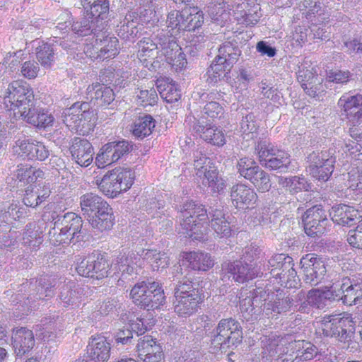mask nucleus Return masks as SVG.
Here are the masks:
<instances>
[{
    "label": "nucleus",
    "instance_id": "nucleus-30",
    "mask_svg": "<svg viewBox=\"0 0 362 362\" xmlns=\"http://www.w3.org/2000/svg\"><path fill=\"white\" fill-rule=\"evenodd\" d=\"M59 297L64 307L76 308L84 300L83 289L74 281H64L60 287Z\"/></svg>",
    "mask_w": 362,
    "mask_h": 362
},
{
    "label": "nucleus",
    "instance_id": "nucleus-39",
    "mask_svg": "<svg viewBox=\"0 0 362 362\" xmlns=\"http://www.w3.org/2000/svg\"><path fill=\"white\" fill-rule=\"evenodd\" d=\"M29 214L30 210L19 202L4 204L1 207L0 222L11 225L16 221L25 219Z\"/></svg>",
    "mask_w": 362,
    "mask_h": 362
},
{
    "label": "nucleus",
    "instance_id": "nucleus-35",
    "mask_svg": "<svg viewBox=\"0 0 362 362\" xmlns=\"http://www.w3.org/2000/svg\"><path fill=\"white\" fill-rule=\"evenodd\" d=\"M110 343L103 335L92 336L86 349L88 357L97 362H107L110 356Z\"/></svg>",
    "mask_w": 362,
    "mask_h": 362
},
{
    "label": "nucleus",
    "instance_id": "nucleus-8",
    "mask_svg": "<svg viewBox=\"0 0 362 362\" xmlns=\"http://www.w3.org/2000/svg\"><path fill=\"white\" fill-rule=\"evenodd\" d=\"M355 330L356 322L351 315L345 313L324 317L319 327V333L327 337H334L341 342L351 341Z\"/></svg>",
    "mask_w": 362,
    "mask_h": 362
},
{
    "label": "nucleus",
    "instance_id": "nucleus-12",
    "mask_svg": "<svg viewBox=\"0 0 362 362\" xmlns=\"http://www.w3.org/2000/svg\"><path fill=\"white\" fill-rule=\"evenodd\" d=\"M56 286V279L50 276L45 275L40 276L38 279H31L26 281L21 286L18 291H26L27 288L30 293L26 298L24 304L27 306L26 315L32 309H36L44 301L52 298L54 295L53 288Z\"/></svg>",
    "mask_w": 362,
    "mask_h": 362
},
{
    "label": "nucleus",
    "instance_id": "nucleus-56",
    "mask_svg": "<svg viewBox=\"0 0 362 362\" xmlns=\"http://www.w3.org/2000/svg\"><path fill=\"white\" fill-rule=\"evenodd\" d=\"M257 129L258 124L254 115L248 114L243 117L240 123V129L243 139L253 140L257 136Z\"/></svg>",
    "mask_w": 362,
    "mask_h": 362
},
{
    "label": "nucleus",
    "instance_id": "nucleus-22",
    "mask_svg": "<svg viewBox=\"0 0 362 362\" xmlns=\"http://www.w3.org/2000/svg\"><path fill=\"white\" fill-rule=\"evenodd\" d=\"M159 43L162 54L165 56L166 62L172 66L176 71H182L187 66L185 54L182 48L177 43L175 37L162 34L159 37Z\"/></svg>",
    "mask_w": 362,
    "mask_h": 362
},
{
    "label": "nucleus",
    "instance_id": "nucleus-57",
    "mask_svg": "<svg viewBox=\"0 0 362 362\" xmlns=\"http://www.w3.org/2000/svg\"><path fill=\"white\" fill-rule=\"evenodd\" d=\"M121 308V305L116 299H105L96 305L93 313V317L99 318L107 315H115Z\"/></svg>",
    "mask_w": 362,
    "mask_h": 362
},
{
    "label": "nucleus",
    "instance_id": "nucleus-48",
    "mask_svg": "<svg viewBox=\"0 0 362 362\" xmlns=\"http://www.w3.org/2000/svg\"><path fill=\"white\" fill-rule=\"evenodd\" d=\"M33 46L36 47V57L45 68H49L54 61V49L51 44L39 40L33 42Z\"/></svg>",
    "mask_w": 362,
    "mask_h": 362
},
{
    "label": "nucleus",
    "instance_id": "nucleus-33",
    "mask_svg": "<svg viewBox=\"0 0 362 362\" xmlns=\"http://www.w3.org/2000/svg\"><path fill=\"white\" fill-rule=\"evenodd\" d=\"M338 105L351 122H358L362 117V95L345 93L338 100Z\"/></svg>",
    "mask_w": 362,
    "mask_h": 362
},
{
    "label": "nucleus",
    "instance_id": "nucleus-15",
    "mask_svg": "<svg viewBox=\"0 0 362 362\" xmlns=\"http://www.w3.org/2000/svg\"><path fill=\"white\" fill-rule=\"evenodd\" d=\"M265 271V266L262 268L257 264H249L243 260L225 262L222 264L221 276L224 281L232 279L235 282L243 284L260 276Z\"/></svg>",
    "mask_w": 362,
    "mask_h": 362
},
{
    "label": "nucleus",
    "instance_id": "nucleus-54",
    "mask_svg": "<svg viewBox=\"0 0 362 362\" xmlns=\"http://www.w3.org/2000/svg\"><path fill=\"white\" fill-rule=\"evenodd\" d=\"M37 225L35 223H29L26 225L25 230L23 234V245L31 249L38 247L42 243L43 239L42 232L36 230Z\"/></svg>",
    "mask_w": 362,
    "mask_h": 362
},
{
    "label": "nucleus",
    "instance_id": "nucleus-5",
    "mask_svg": "<svg viewBox=\"0 0 362 362\" xmlns=\"http://www.w3.org/2000/svg\"><path fill=\"white\" fill-rule=\"evenodd\" d=\"M4 105L7 111L13 112L18 119L35 105L33 90L26 82L14 81L11 83L4 98Z\"/></svg>",
    "mask_w": 362,
    "mask_h": 362
},
{
    "label": "nucleus",
    "instance_id": "nucleus-23",
    "mask_svg": "<svg viewBox=\"0 0 362 362\" xmlns=\"http://www.w3.org/2000/svg\"><path fill=\"white\" fill-rule=\"evenodd\" d=\"M139 262L140 258L134 252H130L127 255H120L112 261L110 267L109 266V275L121 274L119 281H124L128 279L129 276L136 274L135 266Z\"/></svg>",
    "mask_w": 362,
    "mask_h": 362
},
{
    "label": "nucleus",
    "instance_id": "nucleus-10",
    "mask_svg": "<svg viewBox=\"0 0 362 362\" xmlns=\"http://www.w3.org/2000/svg\"><path fill=\"white\" fill-rule=\"evenodd\" d=\"M255 153L257 156L260 165L269 170H279L286 172L291 163L287 152L279 149L267 138H259L255 144Z\"/></svg>",
    "mask_w": 362,
    "mask_h": 362
},
{
    "label": "nucleus",
    "instance_id": "nucleus-63",
    "mask_svg": "<svg viewBox=\"0 0 362 362\" xmlns=\"http://www.w3.org/2000/svg\"><path fill=\"white\" fill-rule=\"evenodd\" d=\"M71 14L67 10L61 11L54 24L55 25L54 28V34H64L69 33L71 28Z\"/></svg>",
    "mask_w": 362,
    "mask_h": 362
},
{
    "label": "nucleus",
    "instance_id": "nucleus-26",
    "mask_svg": "<svg viewBox=\"0 0 362 362\" xmlns=\"http://www.w3.org/2000/svg\"><path fill=\"white\" fill-rule=\"evenodd\" d=\"M193 130L197 136L211 145L220 147L226 142L222 129L207 123L203 119L194 122Z\"/></svg>",
    "mask_w": 362,
    "mask_h": 362
},
{
    "label": "nucleus",
    "instance_id": "nucleus-20",
    "mask_svg": "<svg viewBox=\"0 0 362 362\" xmlns=\"http://www.w3.org/2000/svg\"><path fill=\"white\" fill-rule=\"evenodd\" d=\"M233 15L238 24L254 25L262 17L260 5L257 0H233Z\"/></svg>",
    "mask_w": 362,
    "mask_h": 362
},
{
    "label": "nucleus",
    "instance_id": "nucleus-18",
    "mask_svg": "<svg viewBox=\"0 0 362 362\" xmlns=\"http://www.w3.org/2000/svg\"><path fill=\"white\" fill-rule=\"evenodd\" d=\"M300 263L305 284L317 286L324 281L327 269L322 257L313 253L307 254L300 259Z\"/></svg>",
    "mask_w": 362,
    "mask_h": 362
},
{
    "label": "nucleus",
    "instance_id": "nucleus-52",
    "mask_svg": "<svg viewBox=\"0 0 362 362\" xmlns=\"http://www.w3.org/2000/svg\"><path fill=\"white\" fill-rule=\"evenodd\" d=\"M151 5L138 6L135 11L129 13H134L133 17L139 24H153L158 20L156 12V3H151Z\"/></svg>",
    "mask_w": 362,
    "mask_h": 362
},
{
    "label": "nucleus",
    "instance_id": "nucleus-43",
    "mask_svg": "<svg viewBox=\"0 0 362 362\" xmlns=\"http://www.w3.org/2000/svg\"><path fill=\"white\" fill-rule=\"evenodd\" d=\"M232 5L227 4L223 0H214L207 6V12L211 19L219 23H223L230 19Z\"/></svg>",
    "mask_w": 362,
    "mask_h": 362
},
{
    "label": "nucleus",
    "instance_id": "nucleus-36",
    "mask_svg": "<svg viewBox=\"0 0 362 362\" xmlns=\"http://www.w3.org/2000/svg\"><path fill=\"white\" fill-rule=\"evenodd\" d=\"M87 99L98 106L110 105L115 100V93L112 88L100 83H93L86 90Z\"/></svg>",
    "mask_w": 362,
    "mask_h": 362
},
{
    "label": "nucleus",
    "instance_id": "nucleus-40",
    "mask_svg": "<svg viewBox=\"0 0 362 362\" xmlns=\"http://www.w3.org/2000/svg\"><path fill=\"white\" fill-rule=\"evenodd\" d=\"M20 119L39 129H46L52 126L54 122L53 116L48 111L35 107V105L29 110H27Z\"/></svg>",
    "mask_w": 362,
    "mask_h": 362
},
{
    "label": "nucleus",
    "instance_id": "nucleus-51",
    "mask_svg": "<svg viewBox=\"0 0 362 362\" xmlns=\"http://www.w3.org/2000/svg\"><path fill=\"white\" fill-rule=\"evenodd\" d=\"M294 353L296 359L298 361H308L314 358L318 354V349L310 342L303 340H296Z\"/></svg>",
    "mask_w": 362,
    "mask_h": 362
},
{
    "label": "nucleus",
    "instance_id": "nucleus-4",
    "mask_svg": "<svg viewBox=\"0 0 362 362\" xmlns=\"http://www.w3.org/2000/svg\"><path fill=\"white\" fill-rule=\"evenodd\" d=\"M53 218V228L49 232V239L54 245L70 244L81 241L84 230L82 229L81 217L74 212H67L64 215H57Z\"/></svg>",
    "mask_w": 362,
    "mask_h": 362
},
{
    "label": "nucleus",
    "instance_id": "nucleus-47",
    "mask_svg": "<svg viewBox=\"0 0 362 362\" xmlns=\"http://www.w3.org/2000/svg\"><path fill=\"white\" fill-rule=\"evenodd\" d=\"M156 126L155 119L150 115L140 116L134 122L132 133L135 137L143 139L149 136Z\"/></svg>",
    "mask_w": 362,
    "mask_h": 362
},
{
    "label": "nucleus",
    "instance_id": "nucleus-55",
    "mask_svg": "<svg viewBox=\"0 0 362 362\" xmlns=\"http://www.w3.org/2000/svg\"><path fill=\"white\" fill-rule=\"evenodd\" d=\"M230 66H226V64L223 62H218V58L216 57L204 76V77H206V82L210 84L217 83L223 76L230 71Z\"/></svg>",
    "mask_w": 362,
    "mask_h": 362
},
{
    "label": "nucleus",
    "instance_id": "nucleus-2",
    "mask_svg": "<svg viewBox=\"0 0 362 362\" xmlns=\"http://www.w3.org/2000/svg\"><path fill=\"white\" fill-rule=\"evenodd\" d=\"M239 298L240 312L248 321L257 320L262 313L269 317L295 311L298 303L305 299V294L303 291L291 296L282 291L269 294L258 288L249 291L245 296L241 293Z\"/></svg>",
    "mask_w": 362,
    "mask_h": 362
},
{
    "label": "nucleus",
    "instance_id": "nucleus-50",
    "mask_svg": "<svg viewBox=\"0 0 362 362\" xmlns=\"http://www.w3.org/2000/svg\"><path fill=\"white\" fill-rule=\"evenodd\" d=\"M86 11H89L92 17L96 21L105 20L109 13V2L107 0H81Z\"/></svg>",
    "mask_w": 362,
    "mask_h": 362
},
{
    "label": "nucleus",
    "instance_id": "nucleus-37",
    "mask_svg": "<svg viewBox=\"0 0 362 362\" xmlns=\"http://www.w3.org/2000/svg\"><path fill=\"white\" fill-rule=\"evenodd\" d=\"M12 344L18 356L29 352L34 346L35 339L32 330L21 327L13 331Z\"/></svg>",
    "mask_w": 362,
    "mask_h": 362
},
{
    "label": "nucleus",
    "instance_id": "nucleus-3",
    "mask_svg": "<svg viewBox=\"0 0 362 362\" xmlns=\"http://www.w3.org/2000/svg\"><path fill=\"white\" fill-rule=\"evenodd\" d=\"M80 206L93 228L103 232L112 228L115 221L112 209L101 197L93 192L86 193L80 197Z\"/></svg>",
    "mask_w": 362,
    "mask_h": 362
},
{
    "label": "nucleus",
    "instance_id": "nucleus-24",
    "mask_svg": "<svg viewBox=\"0 0 362 362\" xmlns=\"http://www.w3.org/2000/svg\"><path fill=\"white\" fill-rule=\"evenodd\" d=\"M298 8L302 17L312 24L323 23L329 18V13L320 0H303Z\"/></svg>",
    "mask_w": 362,
    "mask_h": 362
},
{
    "label": "nucleus",
    "instance_id": "nucleus-21",
    "mask_svg": "<svg viewBox=\"0 0 362 362\" xmlns=\"http://www.w3.org/2000/svg\"><path fill=\"white\" fill-rule=\"evenodd\" d=\"M132 148L129 141L125 140L115 141L105 144L95 158V164L103 168L118 161L123 156L128 153Z\"/></svg>",
    "mask_w": 362,
    "mask_h": 362
},
{
    "label": "nucleus",
    "instance_id": "nucleus-7",
    "mask_svg": "<svg viewBox=\"0 0 362 362\" xmlns=\"http://www.w3.org/2000/svg\"><path fill=\"white\" fill-rule=\"evenodd\" d=\"M243 339L240 322L233 317L221 319L211 336V344L220 350L236 348Z\"/></svg>",
    "mask_w": 362,
    "mask_h": 362
},
{
    "label": "nucleus",
    "instance_id": "nucleus-11",
    "mask_svg": "<svg viewBox=\"0 0 362 362\" xmlns=\"http://www.w3.org/2000/svg\"><path fill=\"white\" fill-rule=\"evenodd\" d=\"M135 173L131 168H115L106 173L97 184L100 190L107 197L114 198L127 191L133 185Z\"/></svg>",
    "mask_w": 362,
    "mask_h": 362
},
{
    "label": "nucleus",
    "instance_id": "nucleus-44",
    "mask_svg": "<svg viewBox=\"0 0 362 362\" xmlns=\"http://www.w3.org/2000/svg\"><path fill=\"white\" fill-rule=\"evenodd\" d=\"M185 9L182 11L173 10L169 12L166 20L168 32L167 33L165 32V35L172 36L176 40V36L181 31H185Z\"/></svg>",
    "mask_w": 362,
    "mask_h": 362
},
{
    "label": "nucleus",
    "instance_id": "nucleus-49",
    "mask_svg": "<svg viewBox=\"0 0 362 362\" xmlns=\"http://www.w3.org/2000/svg\"><path fill=\"white\" fill-rule=\"evenodd\" d=\"M239 48L230 42H226L218 49V54L216 57L218 62H223L226 66L230 68L235 64L240 55Z\"/></svg>",
    "mask_w": 362,
    "mask_h": 362
},
{
    "label": "nucleus",
    "instance_id": "nucleus-29",
    "mask_svg": "<svg viewBox=\"0 0 362 362\" xmlns=\"http://www.w3.org/2000/svg\"><path fill=\"white\" fill-rule=\"evenodd\" d=\"M136 352L138 357L144 362H160L163 359L161 346L149 335L139 339Z\"/></svg>",
    "mask_w": 362,
    "mask_h": 362
},
{
    "label": "nucleus",
    "instance_id": "nucleus-41",
    "mask_svg": "<svg viewBox=\"0 0 362 362\" xmlns=\"http://www.w3.org/2000/svg\"><path fill=\"white\" fill-rule=\"evenodd\" d=\"M336 286L334 284L326 290L313 289L310 290L307 294L306 301L308 304L314 306L318 309H323L327 302L336 301L339 297L335 291Z\"/></svg>",
    "mask_w": 362,
    "mask_h": 362
},
{
    "label": "nucleus",
    "instance_id": "nucleus-25",
    "mask_svg": "<svg viewBox=\"0 0 362 362\" xmlns=\"http://www.w3.org/2000/svg\"><path fill=\"white\" fill-rule=\"evenodd\" d=\"M230 197L233 205L238 209L253 207L258 199L255 189L244 183H238L231 187Z\"/></svg>",
    "mask_w": 362,
    "mask_h": 362
},
{
    "label": "nucleus",
    "instance_id": "nucleus-34",
    "mask_svg": "<svg viewBox=\"0 0 362 362\" xmlns=\"http://www.w3.org/2000/svg\"><path fill=\"white\" fill-rule=\"evenodd\" d=\"M298 80L305 92L310 97L318 95L322 87V79L318 77L317 68L312 66L305 69L300 68L298 73Z\"/></svg>",
    "mask_w": 362,
    "mask_h": 362
},
{
    "label": "nucleus",
    "instance_id": "nucleus-42",
    "mask_svg": "<svg viewBox=\"0 0 362 362\" xmlns=\"http://www.w3.org/2000/svg\"><path fill=\"white\" fill-rule=\"evenodd\" d=\"M156 86L162 98L168 103L178 101L181 97L180 90L177 84L170 78H158L156 81Z\"/></svg>",
    "mask_w": 362,
    "mask_h": 362
},
{
    "label": "nucleus",
    "instance_id": "nucleus-27",
    "mask_svg": "<svg viewBox=\"0 0 362 362\" xmlns=\"http://www.w3.org/2000/svg\"><path fill=\"white\" fill-rule=\"evenodd\" d=\"M330 216L334 223L346 227L354 226L362 221L361 220L362 211L346 204H339L333 206Z\"/></svg>",
    "mask_w": 362,
    "mask_h": 362
},
{
    "label": "nucleus",
    "instance_id": "nucleus-19",
    "mask_svg": "<svg viewBox=\"0 0 362 362\" xmlns=\"http://www.w3.org/2000/svg\"><path fill=\"white\" fill-rule=\"evenodd\" d=\"M97 46L92 48L88 46L85 52L93 59L103 61L114 58L119 53V41L116 37L106 35V32H100L96 36Z\"/></svg>",
    "mask_w": 362,
    "mask_h": 362
},
{
    "label": "nucleus",
    "instance_id": "nucleus-9",
    "mask_svg": "<svg viewBox=\"0 0 362 362\" xmlns=\"http://www.w3.org/2000/svg\"><path fill=\"white\" fill-rule=\"evenodd\" d=\"M130 297L135 305L146 310L160 309L165 301L163 289L156 281L136 284L130 291Z\"/></svg>",
    "mask_w": 362,
    "mask_h": 362
},
{
    "label": "nucleus",
    "instance_id": "nucleus-59",
    "mask_svg": "<svg viewBox=\"0 0 362 362\" xmlns=\"http://www.w3.org/2000/svg\"><path fill=\"white\" fill-rule=\"evenodd\" d=\"M35 141V139L25 135L19 137L13 147V153L23 159L30 160Z\"/></svg>",
    "mask_w": 362,
    "mask_h": 362
},
{
    "label": "nucleus",
    "instance_id": "nucleus-1",
    "mask_svg": "<svg viewBox=\"0 0 362 362\" xmlns=\"http://www.w3.org/2000/svg\"><path fill=\"white\" fill-rule=\"evenodd\" d=\"M179 233L199 241L205 240L209 230V223L216 235L227 238L231 235L228 216L220 207H210L209 211L202 204L190 201L185 203L180 211Z\"/></svg>",
    "mask_w": 362,
    "mask_h": 362
},
{
    "label": "nucleus",
    "instance_id": "nucleus-38",
    "mask_svg": "<svg viewBox=\"0 0 362 362\" xmlns=\"http://www.w3.org/2000/svg\"><path fill=\"white\" fill-rule=\"evenodd\" d=\"M175 312L181 317H187L197 310L198 305L202 301L199 291H193L188 296L175 297Z\"/></svg>",
    "mask_w": 362,
    "mask_h": 362
},
{
    "label": "nucleus",
    "instance_id": "nucleus-58",
    "mask_svg": "<svg viewBox=\"0 0 362 362\" xmlns=\"http://www.w3.org/2000/svg\"><path fill=\"white\" fill-rule=\"evenodd\" d=\"M238 173L245 179L250 180L257 173L260 167L255 160L249 157L240 158L236 164Z\"/></svg>",
    "mask_w": 362,
    "mask_h": 362
},
{
    "label": "nucleus",
    "instance_id": "nucleus-16",
    "mask_svg": "<svg viewBox=\"0 0 362 362\" xmlns=\"http://www.w3.org/2000/svg\"><path fill=\"white\" fill-rule=\"evenodd\" d=\"M77 273L82 276L101 279L109 275V264L99 252H93L78 259L76 267Z\"/></svg>",
    "mask_w": 362,
    "mask_h": 362
},
{
    "label": "nucleus",
    "instance_id": "nucleus-46",
    "mask_svg": "<svg viewBox=\"0 0 362 362\" xmlns=\"http://www.w3.org/2000/svg\"><path fill=\"white\" fill-rule=\"evenodd\" d=\"M133 17H134V13H127L124 23L118 29V35L122 39L129 41L134 40L141 30L140 24Z\"/></svg>",
    "mask_w": 362,
    "mask_h": 362
},
{
    "label": "nucleus",
    "instance_id": "nucleus-17",
    "mask_svg": "<svg viewBox=\"0 0 362 362\" xmlns=\"http://www.w3.org/2000/svg\"><path fill=\"white\" fill-rule=\"evenodd\" d=\"M307 171L317 180L327 181L334 171L336 162L333 153L328 151H313L307 157Z\"/></svg>",
    "mask_w": 362,
    "mask_h": 362
},
{
    "label": "nucleus",
    "instance_id": "nucleus-60",
    "mask_svg": "<svg viewBox=\"0 0 362 362\" xmlns=\"http://www.w3.org/2000/svg\"><path fill=\"white\" fill-rule=\"evenodd\" d=\"M294 343H296V339L292 334H286L284 337L279 336L278 345L274 349V351H276V357L280 358L290 352L294 354Z\"/></svg>",
    "mask_w": 362,
    "mask_h": 362
},
{
    "label": "nucleus",
    "instance_id": "nucleus-53",
    "mask_svg": "<svg viewBox=\"0 0 362 362\" xmlns=\"http://www.w3.org/2000/svg\"><path fill=\"white\" fill-rule=\"evenodd\" d=\"M185 31L196 32L204 23V13L197 7L185 9Z\"/></svg>",
    "mask_w": 362,
    "mask_h": 362
},
{
    "label": "nucleus",
    "instance_id": "nucleus-31",
    "mask_svg": "<svg viewBox=\"0 0 362 362\" xmlns=\"http://www.w3.org/2000/svg\"><path fill=\"white\" fill-rule=\"evenodd\" d=\"M69 151L73 160L80 166L88 167L93 163V148L87 139L75 137Z\"/></svg>",
    "mask_w": 362,
    "mask_h": 362
},
{
    "label": "nucleus",
    "instance_id": "nucleus-13",
    "mask_svg": "<svg viewBox=\"0 0 362 362\" xmlns=\"http://www.w3.org/2000/svg\"><path fill=\"white\" fill-rule=\"evenodd\" d=\"M193 158L194 169L197 170L196 175L202 180V185L212 192L218 193L223 190L226 187L224 180L219 176L217 169L209 165L211 160L202 151H195Z\"/></svg>",
    "mask_w": 362,
    "mask_h": 362
},
{
    "label": "nucleus",
    "instance_id": "nucleus-64",
    "mask_svg": "<svg viewBox=\"0 0 362 362\" xmlns=\"http://www.w3.org/2000/svg\"><path fill=\"white\" fill-rule=\"evenodd\" d=\"M345 52L352 57H362V35L354 36L344 42Z\"/></svg>",
    "mask_w": 362,
    "mask_h": 362
},
{
    "label": "nucleus",
    "instance_id": "nucleus-62",
    "mask_svg": "<svg viewBox=\"0 0 362 362\" xmlns=\"http://www.w3.org/2000/svg\"><path fill=\"white\" fill-rule=\"evenodd\" d=\"M165 34V31L162 30L156 37V42H154L150 37H144L138 43L139 55L140 57H150L151 53L156 49L160 48L159 43V37Z\"/></svg>",
    "mask_w": 362,
    "mask_h": 362
},
{
    "label": "nucleus",
    "instance_id": "nucleus-28",
    "mask_svg": "<svg viewBox=\"0 0 362 362\" xmlns=\"http://www.w3.org/2000/svg\"><path fill=\"white\" fill-rule=\"evenodd\" d=\"M105 20L99 19V21L90 15L89 11L83 17L79 18L72 22L71 29L75 34L79 36H86L94 33L95 37L102 32L107 25Z\"/></svg>",
    "mask_w": 362,
    "mask_h": 362
},
{
    "label": "nucleus",
    "instance_id": "nucleus-14",
    "mask_svg": "<svg viewBox=\"0 0 362 362\" xmlns=\"http://www.w3.org/2000/svg\"><path fill=\"white\" fill-rule=\"evenodd\" d=\"M259 264L262 268L265 266V271L260 274V276H267L269 274L273 278L279 279L281 286L285 284L288 286V283L291 279L295 278L296 272L293 268L294 264L293 258L285 254H276L273 255L267 262L259 261Z\"/></svg>",
    "mask_w": 362,
    "mask_h": 362
},
{
    "label": "nucleus",
    "instance_id": "nucleus-6",
    "mask_svg": "<svg viewBox=\"0 0 362 362\" xmlns=\"http://www.w3.org/2000/svg\"><path fill=\"white\" fill-rule=\"evenodd\" d=\"M62 117L66 126L78 134H88L95 126L96 114L87 102L75 103L64 110Z\"/></svg>",
    "mask_w": 362,
    "mask_h": 362
},
{
    "label": "nucleus",
    "instance_id": "nucleus-45",
    "mask_svg": "<svg viewBox=\"0 0 362 362\" xmlns=\"http://www.w3.org/2000/svg\"><path fill=\"white\" fill-rule=\"evenodd\" d=\"M189 266L194 270L207 271L214 266V260L209 254L203 252H190L185 255Z\"/></svg>",
    "mask_w": 362,
    "mask_h": 362
},
{
    "label": "nucleus",
    "instance_id": "nucleus-32",
    "mask_svg": "<svg viewBox=\"0 0 362 362\" xmlns=\"http://www.w3.org/2000/svg\"><path fill=\"white\" fill-rule=\"evenodd\" d=\"M336 293L339 297L336 301L341 300L344 305H356L362 298V285L352 284L349 279H344L341 284H334Z\"/></svg>",
    "mask_w": 362,
    "mask_h": 362
},
{
    "label": "nucleus",
    "instance_id": "nucleus-61",
    "mask_svg": "<svg viewBox=\"0 0 362 362\" xmlns=\"http://www.w3.org/2000/svg\"><path fill=\"white\" fill-rule=\"evenodd\" d=\"M136 94L135 101L138 105L142 107L153 106L158 100V95L153 88L150 89H139L135 92Z\"/></svg>",
    "mask_w": 362,
    "mask_h": 362
}]
</instances>
